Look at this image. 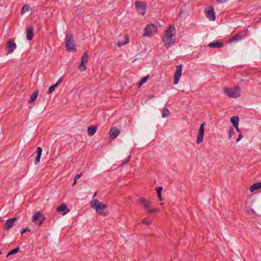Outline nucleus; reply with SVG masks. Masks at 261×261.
<instances>
[{
	"instance_id": "nucleus-20",
	"label": "nucleus",
	"mask_w": 261,
	"mask_h": 261,
	"mask_svg": "<svg viewBox=\"0 0 261 261\" xmlns=\"http://www.w3.org/2000/svg\"><path fill=\"white\" fill-rule=\"evenodd\" d=\"M36 152H37V155H36V156L35 158V164H37L40 162V158H41L42 152V148L40 146H38L37 148Z\"/></svg>"
},
{
	"instance_id": "nucleus-15",
	"label": "nucleus",
	"mask_w": 261,
	"mask_h": 261,
	"mask_svg": "<svg viewBox=\"0 0 261 261\" xmlns=\"http://www.w3.org/2000/svg\"><path fill=\"white\" fill-rule=\"evenodd\" d=\"M57 211L58 213H63V215H65L68 213L70 210L68 208L65 203H62L57 208Z\"/></svg>"
},
{
	"instance_id": "nucleus-31",
	"label": "nucleus",
	"mask_w": 261,
	"mask_h": 261,
	"mask_svg": "<svg viewBox=\"0 0 261 261\" xmlns=\"http://www.w3.org/2000/svg\"><path fill=\"white\" fill-rule=\"evenodd\" d=\"M234 134V130L232 127H231L229 131V139H230L231 137Z\"/></svg>"
},
{
	"instance_id": "nucleus-30",
	"label": "nucleus",
	"mask_w": 261,
	"mask_h": 261,
	"mask_svg": "<svg viewBox=\"0 0 261 261\" xmlns=\"http://www.w3.org/2000/svg\"><path fill=\"white\" fill-rule=\"evenodd\" d=\"M82 175V173H80V174H77L75 176L74 178L73 185L76 184L77 180H78L81 177Z\"/></svg>"
},
{
	"instance_id": "nucleus-13",
	"label": "nucleus",
	"mask_w": 261,
	"mask_h": 261,
	"mask_svg": "<svg viewBox=\"0 0 261 261\" xmlns=\"http://www.w3.org/2000/svg\"><path fill=\"white\" fill-rule=\"evenodd\" d=\"M205 12L206 17L211 21H214L215 20L216 17L214 10V8L213 6H211L209 8L208 10H207L206 9L205 10Z\"/></svg>"
},
{
	"instance_id": "nucleus-43",
	"label": "nucleus",
	"mask_w": 261,
	"mask_h": 261,
	"mask_svg": "<svg viewBox=\"0 0 261 261\" xmlns=\"http://www.w3.org/2000/svg\"><path fill=\"white\" fill-rule=\"evenodd\" d=\"M238 125H237V126H234V127H235V128L236 129L237 132H239V133H241V132H240V129L239 128Z\"/></svg>"
},
{
	"instance_id": "nucleus-40",
	"label": "nucleus",
	"mask_w": 261,
	"mask_h": 261,
	"mask_svg": "<svg viewBox=\"0 0 261 261\" xmlns=\"http://www.w3.org/2000/svg\"><path fill=\"white\" fill-rule=\"evenodd\" d=\"M158 198H159V200L161 201L163 200V199L162 197L161 194H158L157 195Z\"/></svg>"
},
{
	"instance_id": "nucleus-8",
	"label": "nucleus",
	"mask_w": 261,
	"mask_h": 261,
	"mask_svg": "<svg viewBox=\"0 0 261 261\" xmlns=\"http://www.w3.org/2000/svg\"><path fill=\"white\" fill-rule=\"evenodd\" d=\"M205 125V123L203 122L201 124L197 134V138L196 139L197 144H199L201 143L203 139L204 133V126Z\"/></svg>"
},
{
	"instance_id": "nucleus-35",
	"label": "nucleus",
	"mask_w": 261,
	"mask_h": 261,
	"mask_svg": "<svg viewBox=\"0 0 261 261\" xmlns=\"http://www.w3.org/2000/svg\"><path fill=\"white\" fill-rule=\"evenodd\" d=\"M31 231V229L28 228L27 227L24 228H23L21 231V234H23L25 232H30Z\"/></svg>"
},
{
	"instance_id": "nucleus-17",
	"label": "nucleus",
	"mask_w": 261,
	"mask_h": 261,
	"mask_svg": "<svg viewBox=\"0 0 261 261\" xmlns=\"http://www.w3.org/2000/svg\"><path fill=\"white\" fill-rule=\"evenodd\" d=\"M139 202L143 205L145 210L148 212L149 210V207L151 204V202L147 201L145 198H140Z\"/></svg>"
},
{
	"instance_id": "nucleus-39",
	"label": "nucleus",
	"mask_w": 261,
	"mask_h": 261,
	"mask_svg": "<svg viewBox=\"0 0 261 261\" xmlns=\"http://www.w3.org/2000/svg\"><path fill=\"white\" fill-rule=\"evenodd\" d=\"M125 43H126L125 42V43H123V42H119L118 41L117 42V45L119 46V47H120L122 45H124Z\"/></svg>"
},
{
	"instance_id": "nucleus-6",
	"label": "nucleus",
	"mask_w": 261,
	"mask_h": 261,
	"mask_svg": "<svg viewBox=\"0 0 261 261\" xmlns=\"http://www.w3.org/2000/svg\"><path fill=\"white\" fill-rule=\"evenodd\" d=\"M135 5L139 13L143 15L145 14L146 11V4L139 1H136Z\"/></svg>"
},
{
	"instance_id": "nucleus-25",
	"label": "nucleus",
	"mask_w": 261,
	"mask_h": 261,
	"mask_svg": "<svg viewBox=\"0 0 261 261\" xmlns=\"http://www.w3.org/2000/svg\"><path fill=\"white\" fill-rule=\"evenodd\" d=\"M239 118L238 116H233L230 118V122L233 126H237L239 125Z\"/></svg>"
},
{
	"instance_id": "nucleus-5",
	"label": "nucleus",
	"mask_w": 261,
	"mask_h": 261,
	"mask_svg": "<svg viewBox=\"0 0 261 261\" xmlns=\"http://www.w3.org/2000/svg\"><path fill=\"white\" fill-rule=\"evenodd\" d=\"M157 31V27L154 24H147L144 30L143 36L149 37Z\"/></svg>"
},
{
	"instance_id": "nucleus-19",
	"label": "nucleus",
	"mask_w": 261,
	"mask_h": 261,
	"mask_svg": "<svg viewBox=\"0 0 261 261\" xmlns=\"http://www.w3.org/2000/svg\"><path fill=\"white\" fill-rule=\"evenodd\" d=\"M36 152H37V155H36V156L35 158V164H37L40 162V158H41L42 152V148L40 146H38L37 148Z\"/></svg>"
},
{
	"instance_id": "nucleus-48",
	"label": "nucleus",
	"mask_w": 261,
	"mask_h": 261,
	"mask_svg": "<svg viewBox=\"0 0 261 261\" xmlns=\"http://www.w3.org/2000/svg\"><path fill=\"white\" fill-rule=\"evenodd\" d=\"M161 205H163L164 204V203H161L160 204Z\"/></svg>"
},
{
	"instance_id": "nucleus-21",
	"label": "nucleus",
	"mask_w": 261,
	"mask_h": 261,
	"mask_svg": "<svg viewBox=\"0 0 261 261\" xmlns=\"http://www.w3.org/2000/svg\"><path fill=\"white\" fill-rule=\"evenodd\" d=\"M223 42L220 41L212 42L208 45L211 48H220L223 46Z\"/></svg>"
},
{
	"instance_id": "nucleus-29",
	"label": "nucleus",
	"mask_w": 261,
	"mask_h": 261,
	"mask_svg": "<svg viewBox=\"0 0 261 261\" xmlns=\"http://www.w3.org/2000/svg\"><path fill=\"white\" fill-rule=\"evenodd\" d=\"M30 9V6L29 5L25 4L24 5L22 8V14L25 12L28 11Z\"/></svg>"
},
{
	"instance_id": "nucleus-47",
	"label": "nucleus",
	"mask_w": 261,
	"mask_h": 261,
	"mask_svg": "<svg viewBox=\"0 0 261 261\" xmlns=\"http://www.w3.org/2000/svg\"><path fill=\"white\" fill-rule=\"evenodd\" d=\"M96 193H97V192H96L95 193V194H94V195H93V198H94V197L95 196V195H96Z\"/></svg>"
},
{
	"instance_id": "nucleus-10",
	"label": "nucleus",
	"mask_w": 261,
	"mask_h": 261,
	"mask_svg": "<svg viewBox=\"0 0 261 261\" xmlns=\"http://www.w3.org/2000/svg\"><path fill=\"white\" fill-rule=\"evenodd\" d=\"M182 67V65L180 64L176 68L173 76V83L174 85L177 84L179 82V80L181 75Z\"/></svg>"
},
{
	"instance_id": "nucleus-22",
	"label": "nucleus",
	"mask_w": 261,
	"mask_h": 261,
	"mask_svg": "<svg viewBox=\"0 0 261 261\" xmlns=\"http://www.w3.org/2000/svg\"><path fill=\"white\" fill-rule=\"evenodd\" d=\"M244 36L243 34L240 33H237L234 35L233 37H232L230 40V42H232L234 41H238L244 38Z\"/></svg>"
},
{
	"instance_id": "nucleus-24",
	"label": "nucleus",
	"mask_w": 261,
	"mask_h": 261,
	"mask_svg": "<svg viewBox=\"0 0 261 261\" xmlns=\"http://www.w3.org/2000/svg\"><path fill=\"white\" fill-rule=\"evenodd\" d=\"M38 91H36L32 94L31 98L29 101V103H33L36 100L38 95Z\"/></svg>"
},
{
	"instance_id": "nucleus-26",
	"label": "nucleus",
	"mask_w": 261,
	"mask_h": 261,
	"mask_svg": "<svg viewBox=\"0 0 261 261\" xmlns=\"http://www.w3.org/2000/svg\"><path fill=\"white\" fill-rule=\"evenodd\" d=\"M19 251V247H17L11 250L10 251H9L7 255V257H8L12 255L15 254L17 253H18Z\"/></svg>"
},
{
	"instance_id": "nucleus-28",
	"label": "nucleus",
	"mask_w": 261,
	"mask_h": 261,
	"mask_svg": "<svg viewBox=\"0 0 261 261\" xmlns=\"http://www.w3.org/2000/svg\"><path fill=\"white\" fill-rule=\"evenodd\" d=\"M170 114V112L169 111V110L167 108H165L164 109L163 111L162 112V117L163 118H165L167 116H168Z\"/></svg>"
},
{
	"instance_id": "nucleus-4",
	"label": "nucleus",
	"mask_w": 261,
	"mask_h": 261,
	"mask_svg": "<svg viewBox=\"0 0 261 261\" xmlns=\"http://www.w3.org/2000/svg\"><path fill=\"white\" fill-rule=\"evenodd\" d=\"M224 92L228 97L231 98H237L240 96V88L238 86L233 89L224 88Z\"/></svg>"
},
{
	"instance_id": "nucleus-38",
	"label": "nucleus",
	"mask_w": 261,
	"mask_h": 261,
	"mask_svg": "<svg viewBox=\"0 0 261 261\" xmlns=\"http://www.w3.org/2000/svg\"><path fill=\"white\" fill-rule=\"evenodd\" d=\"M63 81V78L62 77H61L60 79H59V80L58 81V82L55 84V85H57V86H58L60 83H61Z\"/></svg>"
},
{
	"instance_id": "nucleus-36",
	"label": "nucleus",
	"mask_w": 261,
	"mask_h": 261,
	"mask_svg": "<svg viewBox=\"0 0 261 261\" xmlns=\"http://www.w3.org/2000/svg\"><path fill=\"white\" fill-rule=\"evenodd\" d=\"M148 77H149V75H147L146 76L142 77L140 81H142V83L144 84L147 81Z\"/></svg>"
},
{
	"instance_id": "nucleus-18",
	"label": "nucleus",
	"mask_w": 261,
	"mask_h": 261,
	"mask_svg": "<svg viewBox=\"0 0 261 261\" xmlns=\"http://www.w3.org/2000/svg\"><path fill=\"white\" fill-rule=\"evenodd\" d=\"M97 125H91L88 126L87 128L88 134L89 136H93L96 132L97 130Z\"/></svg>"
},
{
	"instance_id": "nucleus-42",
	"label": "nucleus",
	"mask_w": 261,
	"mask_h": 261,
	"mask_svg": "<svg viewBox=\"0 0 261 261\" xmlns=\"http://www.w3.org/2000/svg\"><path fill=\"white\" fill-rule=\"evenodd\" d=\"M143 84V83H142V81H140L138 83H137V85H138V87H140V86H141Z\"/></svg>"
},
{
	"instance_id": "nucleus-46",
	"label": "nucleus",
	"mask_w": 261,
	"mask_h": 261,
	"mask_svg": "<svg viewBox=\"0 0 261 261\" xmlns=\"http://www.w3.org/2000/svg\"><path fill=\"white\" fill-rule=\"evenodd\" d=\"M261 21V17L259 18V19L257 21V23Z\"/></svg>"
},
{
	"instance_id": "nucleus-44",
	"label": "nucleus",
	"mask_w": 261,
	"mask_h": 261,
	"mask_svg": "<svg viewBox=\"0 0 261 261\" xmlns=\"http://www.w3.org/2000/svg\"><path fill=\"white\" fill-rule=\"evenodd\" d=\"M154 97V95H153V94H150L149 96H148V99H151L152 98H153Z\"/></svg>"
},
{
	"instance_id": "nucleus-49",
	"label": "nucleus",
	"mask_w": 261,
	"mask_h": 261,
	"mask_svg": "<svg viewBox=\"0 0 261 261\" xmlns=\"http://www.w3.org/2000/svg\"><path fill=\"white\" fill-rule=\"evenodd\" d=\"M2 254V252L0 251V255Z\"/></svg>"
},
{
	"instance_id": "nucleus-33",
	"label": "nucleus",
	"mask_w": 261,
	"mask_h": 261,
	"mask_svg": "<svg viewBox=\"0 0 261 261\" xmlns=\"http://www.w3.org/2000/svg\"><path fill=\"white\" fill-rule=\"evenodd\" d=\"M130 158H131V156L130 155H129L125 160V161H123L121 163V165H125L126 164H127L130 160Z\"/></svg>"
},
{
	"instance_id": "nucleus-34",
	"label": "nucleus",
	"mask_w": 261,
	"mask_h": 261,
	"mask_svg": "<svg viewBox=\"0 0 261 261\" xmlns=\"http://www.w3.org/2000/svg\"><path fill=\"white\" fill-rule=\"evenodd\" d=\"M159 208H154V209H150L148 211L150 214H154L158 212H159Z\"/></svg>"
},
{
	"instance_id": "nucleus-16",
	"label": "nucleus",
	"mask_w": 261,
	"mask_h": 261,
	"mask_svg": "<svg viewBox=\"0 0 261 261\" xmlns=\"http://www.w3.org/2000/svg\"><path fill=\"white\" fill-rule=\"evenodd\" d=\"M34 35V27L32 25H30L27 28V35L26 38L28 40L31 41Z\"/></svg>"
},
{
	"instance_id": "nucleus-45",
	"label": "nucleus",
	"mask_w": 261,
	"mask_h": 261,
	"mask_svg": "<svg viewBox=\"0 0 261 261\" xmlns=\"http://www.w3.org/2000/svg\"><path fill=\"white\" fill-rule=\"evenodd\" d=\"M218 3H221L223 0H216Z\"/></svg>"
},
{
	"instance_id": "nucleus-9",
	"label": "nucleus",
	"mask_w": 261,
	"mask_h": 261,
	"mask_svg": "<svg viewBox=\"0 0 261 261\" xmlns=\"http://www.w3.org/2000/svg\"><path fill=\"white\" fill-rule=\"evenodd\" d=\"M45 217L41 213V212H37L32 218V220L34 222L37 223L38 220H39L38 226H40L43 223Z\"/></svg>"
},
{
	"instance_id": "nucleus-32",
	"label": "nucleus",
	"mask_w": 261,
	"mask_h": 261,
	"mask_svg": "<svg viewBox=\"0 0 261 261\" xmlns=\"http://www.w3.org/2000/svg\"><path fill=\"white\" fill-rule=\"evenodd\" d=\"M163 189V188L162 186H158L155 188V190L156 191L157 195L161 194Z\"/></svg>"
},
{
	"instance_id": "nucleus-14",
	"label": "nucleus",
	"mask_w": 261,
	"mask_h": 261,
	"mask_svg": "<svg viewBox=\"0 0 261 261\" xmlns=\"http://www.w3.org/2000/svg\"><path fill=\"white\" fill-rule=\"evenodd\" d=\"M120 130L116 127H112L109 132L110 137L111 139L116 138L119 134Z\"/></svg>"
},
{
	"instance_id": "nucleus-27",
	"label": "nucleus",
	"mask_w": 261,
	"mask_h": 261,
	"mask_svg": "<svg viewBox=\"0 0 261 261\" xmlns=\"http://www.w3.org/2000/svg\"><path fill=\"white\" fill-rule=\"evenodd\" d=\"M57 85L53 84L51 85L47 91V93L48 94L52 93L55 90L56 88L57 87Z\"/></svg>"
},
{
	"instance_id": "nucleus-23",
	"label": "nucleus",
	"mask_w": 261,
	"mask_h": 261,
	"mask_svg": "<svg viewBox=\"0 0 261 261\" xmlns=\"http://www.w3.org/2000/svg\"><path fill=\"white\" fill-rule=\"evenodd\" d=\"M258 189H261V182L253 184L249 188V190L251 192L254 191Z\"/></svg>"
},
{
	"instance_id": "nucleus-11",
	"label": "nucleus",
	"mask_w": 261,
	"mask_h": 261,
	"mask_svg": "<svg viewBox=\"0 0 261 261\" xmlns=\"http://www.w3.org/2000/svg\"><path fill=\"white\" fill-rule=\"evenodd\" d=\"M18 217H14L13 218L8 219L4 226V229L8 230L11 229L14 225V223L18 220Z\"/></svg>"
},
{
	"instance_id": "nucleus-50",
	"label": "nucleus",
	"mask_w": 261,
	"mask_h": 261,
	"mask_svg": "<svg viewBox=\"0 0 261 261\" xmlns=\"http://www.w3.org/2000/svg\"><path fill=\"white\" fill-rule=\"evenodd\" d=\"M1 219H2V218L0 217V220H1Z\"/></svg>"
},
{
	"instance_id": "nucleus-37",
	"label": "nucleus",
	"mask_w": 261,
	"mask_h": 261,
	"mask_svg": "<svg viewBox=\"0 0 261 261\" xmlns=\"http://www.w3.org/2000/svg\"><path fill=\"white\" fill-rule=\"evenodd\" d=\"M151 221L143 220L142 221V223L144 224L147 225V226L151 224Z\"/></svg>"
},
{
	"instance_id": "nucleus-41",
	"label": "nucleus",
	"mask_w": 261,
	"mask_h": 261,
	"mask_svg": "<svg viewBox=\"0 0 261 261\" xmlns=\"http://www.w3.org/2000/svg\"><path fill=\"white\" fill-rule=\"evenodd\" d=\"M243 138V136L242 134H240L238 138L237 139V142H239L242 138Z\"/></svg>"
},
{
	"instance_id": "nucleus-7",
	"label": "nucleus",
	"mask_w": 261,
	"mask_h": 261,
	"mask_svg": "<svg viewBox=\"0 0 261 261\" xmlns=\"http://www.w3.org/2000/svg\"><path fill=\"white\" fill-rule=\"evenodd\" d=\"M89 56L87 52L84 53L83 56L82 57L81 62L79 66V69L81 71H84L86 70L87 65L88 64V60Z\"/></svg>"
},
{
	"instance_id": "nucleus-12",
	"label": "nucleus",
	"mask_w": 261,
	"mask_h": 261,
	"mask_svg": "<svg viewBox=\"0 0 261 261\" xmlns=\"http://www.w3.org/2000/svg\"><path fill=\"white\" fill-rule=\"evenodd\" d=\"M17 47L16 44L14 42L13 39L9 40L7 44V54L12 53Z\"/></svg>"
},
{
	"instance_id": "nucleus-2",
	"label": "nucleus",
	"mask_w": 261,
	"mask_h": 261,
	"mask_svg": "<svg viewBox=\"0 0 261 261\" xmlns=\"http://www.w3.org/2000/svg\"><path fill=\"white\" fill-rule=\"evenodd\" d=\"M91 206L95 209L96 212L102 216H107L109 214V211L107 209V206L98 200L95 199L90 202Z\"/></svg>"
},
{
	"instance_id": "nucleus-3",
	"label": "nucleus",
	"mask_w": 261,
	"mask_h": 261,
	"mask_svg": "<svg viewBox=\"0 0 261 261\" xmlns=\"http://www.w3.org/2000/svg\"><path fill=\"white\" fill-rule=\"evenodd\" d=\"M66 49L68 51L76 50L73 35L71 33H67L65 37Z\"/></svg>"
},
{
	"instance_id": "nucleus-1",
	"label": "nucleus",
	"mask_w": 261,
	"mask_h": 261,
	"mask_svg": "<svg viewBox=\"0 0 261 261\" xmlns=\"http://www.w3.org/2000/svg\"><path fill=\"white\" fill-rule=\"evenodd\" d=\"M175 32V29L174 26L170 25L166 31V34L163 38V41L165 46L168 48L171 46V44L175 43V37H174Z\"/></svg>"
}]
</instances>
